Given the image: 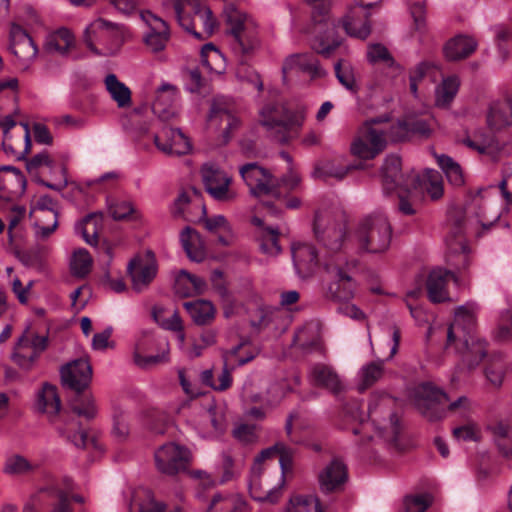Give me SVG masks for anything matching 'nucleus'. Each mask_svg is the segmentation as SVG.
Segmentation results:
<instances>
[{
  "instance_id": "19",
  "label": "nucleus",
  "mask_w": 512,
  "mask_h": 512,
  "mask_svg": "<svg viewBox=\"0 0 512 512\" xmlns=\"http://www.w3.org/2000/svg\"><path fill=\"white\" fill-rule=\"evenodd\" d=\"M299 73L307 74L312 79L322 78L327 74L312 54L295 53L287 56L282 64L283 81L287 82L292 76Z\"/></svg>"
},
{
  "instance_id": "48",
  "label": "nucleus",
  "mask_w": 512,
  "mask_h": 512,
  "mask_svg": "<svg viewBox=\"0 0 512 512\" xmlns=\"http://www.w3.org/2000/svg\"><path fill=\"white\" fill-rule=\"evenodd\" d=\"M38 409L54 418L61 409V401L57 393V388L51 384H44L42 390L38 394Z\"/></svg>"
},
{
  "instance_id": "28",
  "label": "nucleus",
  "mask_w": 512,
  "mask_h": 512,
  "mask_svg": "<svg viewBox=\"0 0 512 512\" xmlns=\"http://www.w3.org/2000/svg\"><path fill=\"white\" fill-rule=\"evenodd\" d=\"M193 422L195 429L204 438L219 437L227 428L224 414L215 407L203 410Z\"/></svg>"
},
{
  "instance_id": "58",
  "label": "nucleus",
  "mask_w": 512,
  "mask_h": 512,
  "mask_svg": "<svg viewBox=\"0 0 512 512\" xmlns=\"http://www.w3.org/2000/svg\"><path fill=\"white\" fill-rule=\"evenodd\" d=\"M462 143L479 154L490 157L494 161L497 160L500 154L498 143L489 138L472 139L470 136H467L462 140Z\"/></svg>"
},
{
  "instance_id": "27",
  "label": "nucleus",
  "mask_w": 512,
  "mask_h": 512,
  "mask_svg": "<svg viewBox=\"0 0 512 512\" xmlns=\"http://www.w3.org/2000/svg\"><path fill=\"white\" fill-rule=\"evenodd\" d=\"M492 189H495V187L489 186L478 189L466 207V213L473 215L483 228H489L500 218L499 210L485 202L488 192Z\"/></svg>"
},
{
  "instance_id": "10",
  "label": "nucleus",
  "mask_w": 512,
  "mask_h": 512,
  "mask_svg": "<svg viewBox=\"0 0 512 512\" xmlns=\"http://www.w3.org/2000/svg\"><path fill=\"white\" fill-rule=\"evenodd\" d=\"M393 400L389 397L374 398L370 401L368 415L380 437L387 442H396L400 433L399 419L392 410Z\"/></svg>"
},
{
  "instance_id": "31",
  "label": "nucleus",
  "mask_w": 512,
  "mask_h": 512,
  "mask_svg": "<svg viewBox=\"0 0 512 512\" xmlns=\"http://www.w3.org/2000/svg\"><path fill=\"white\" fill-rule=\"evenodd\" d=\"M156 147L166 154L183 155L190 151L191 145L179 129L165 127L161 134L154 135Z\"/></svg>"
},
{
  "instance_id": "20",
  "label": "nucleus",
  "mask_w": 512,
  "mask_h": 512,
  "mask_svg": "<svg viewBox=\"0 0 512 512\" xmlns=\"http://www.w3.org/2000/svg\"><path fill=\"white\" fill-rule=\"evenodd\" d=\"M381 179L383 191L389 194L397 189L408 191L417 180L414 175H403L401 173V158L397 155H388L381 167Z\"/></svg>"
},
{
  "instance_id": "3",
  "label": "nucleus",
  "mask_w": 512,
  "mask_h": 512,
  "mask_svg": "<svg viewBox=\"0 0 512 512\" xmlns=\"http://www.w3.org/2000/svg\"><path fill=\"white\" fill-rule=\"evenodd\" d=\"M448 402L447 394L430 383H422L414 390V405L429 421L442 419L445 416L446 407L451 411L467 410L469 407L466 396H461L449 404Z\"/></svg>"
},
{
  "instance_id": "56",
  "label": "nucleus",
  "mask_w": 512,
  "mask_h": 512,
  "mask_svg": "<svg viewBox=\"0 0 512 512\" xmlns=\"http://www.w3.org/2000/svg\"><path fill=\"white\" fill-rule=\"evenodd\" d=\"M436 159L451 185L459 187L464 184L465 180L462 168L454 159L445 154L436 155Z\"/></svg>"
},
{
  "instance_id": "7",
  "label": "nucleus",
  "mask_w": 512,
  "mask_h": 512,
  "mask_svg": "<svg viewBox=\"0 0 512 512\" xmlns=\"http://www.w3.org/2000/svg\"><path fill=\"white\" fill-rule=\"evenodd\" d=\"M383 121H386V119L374 118L366 121L359 127L350 146V151L354 156L363 160H371L385 149L386 137L384 129L374 126Z\"/></svg>"
},
{
  "instance_id": "24",
  "label": "nucleus",
  "mask_w": 512,
  "mask_h": 512,
  "mask_svg": "<svg viewBox=\"0 0 512 512\" xmlns=\"http://www.w3.org/2000/svg\"><path fill=\"white\" fill-rule=\"evenodd\" d=\"M141 18L149 27L144 36L145 45L152 53L163 51L170 39L167 23L150 11L142 12Z\"/></svg>"
},
{
  "instance_id": "9",
  "label": "nucleus",
  "mask_w": 512,
  "mask_h": 512,
  "mask_svg": "<svg viewBox=\"0 0 512 512\" xmlns=\"http://www.w3.org/2000/svg\"><path fill=\"white\" fill-rule=\"evenodd\" d=\"M71 491L70 481L51 483L41 488L26 505H35L37 512H73Z\"/></svg>"
},
{
  "instance_id": "2",
  "label": "nucleus",
  "mask_w": 512,
  "mask_h": 512,
  "mask_svg": "<svg viewBox=\"0 0 512 512\" xmlns=\"http://www.w3.org/2000/svg\"><path fill=\"white\" fill-rule=\"evenodd\" d=\"M392 228L384 214L376 213L361 219L349 233L347 246L357 253L380 254L388 250Z\"/></svg>"
},
{
  "instance_id": "35",
  "label": "nucleus",
  "mask_w": 512,
  "mask_h": 512,
  "mask_svg": "<svg viewBox=\"0 0 512 512\" xmlns=\"http://www.w3.org/2000/svg\"><path fill=\"white\" fill-rule=\"evenodd\" d=\"M217 470L220 475L218 479H214L210 474L203 470L193 471L192 476L195 479L200 480V484L203 486L213 487L217 484H225L230 482L234 480L239 474L233 458L227 453H223L221 455V463L219 464Z\"/></svg>"
},
{
  "instance_id": "1",
  "label": "nucleus",
  "mask_w": 512,
  "mask_h": 512,
  "mask_svg": "<svg viewBox=\"0 0 512 512\" xmlns=\"http://www.w3.org/2000/svg\"><path fill=\"white\" fill-rule=\"evenodd\" d=\"M476 312L477 306L473 303L459 306L447 329V346L455 344L470 369L478 366L487 354L486 342L475 336Z\"/></svg>"
},
{
  "instance_id": "40",
  "label": "nucleus",
  "mask_w": 512,
  "mask_h": 512,
  "mask_svg": "<svg viewBox=\"0 0 512 512\" xmlns=\"http://www.w3.org/2000/svg\"><path fill=\"white\" fill-rule=\"evenodd\" d=\"M487 123L495 131L512 125V97H506L491 103L487 114Z\"/></svg>"
},
{
  "instance_id": "37",
  "label": "nucleus",
  "mask_w": 512,
  "mask_h": 512,
  "mask_svg": "<svg viewBox=\"0 0 512 512\" xmlns=\"http://www.w3.org/2000/svg\"><path fill=\"white\" fill-rule=\"evenodd\" d=\"M75 46L76 39L73 33L69 29L62 27L46 36L43 49L48 54L67 56Z\"/></svg>"
},
{
  "instance_id": "6",
  "label": "nucleus",
  "mask_w": 512,
  "mask_h": 512,
  "mask_svg": "<svg viewBox=\"0 0 512 512\" xmlns=\"http://www.w3.org/2000/svg\"><path fill=\"white\" fill-rule=\"evenodd\" d=\"M224 13L230 26L228 35L234 52L246 55L255 50L259 40L253 22L233 5L227 6Z\"/></svg>"
},
{
  "instance_id": "38",
  "label": "nucleus",
  "mask_w": 512,
  "mask_h": 512,
  "mask_svg": "<svg viewBox=\"0 0 512 512\" xmlns=\"http://www.w3.org/2000/svg\"><path fill=\"white\" fill-rule=\"evenodd\" d=\"M453 273L443 268L433 269L427 278L426 288L430 301L434 303L449 300L447 284L453 278Z\"/></svg>"
},
{
  "instance_id": "18",
  "label": "nucleus",
  "mask_w": 512,
  "mask_h": 512,
  "mask_svg": "<svg viewBox=\"0 0 512 512\" xmlns=\"http://www.w3.org/2000/svg\"><path fill=\"white\" fill-rule=\"evenodd\" d=\"M374 5L373 2L365 4L363 0H357L350 6L348 13L342 19V26L349 36L364 40L370 35L368 10Z\"/></svg>"
},
{
  "instance_id": "47",
  "label": "nucleus",
  "mask_w": 512,
  "mask_h": 512,
  "mask_svg": "<svg viewBox=\"0 0 512 512\" xmlns=\"http://www.w3.org/2000/svg\"><path fill=\"white\" fill-rule=\"evenodd\" d=\"M176 289L184 297L202 295L207 290V283L203 278L181 270L176 278Z\"/></svg>"
},
{
  "instance_id": "33",
  "label": "nucleus",
  "mask_w": 512,
  "mask_h": 512,
  "mask_svg": "<svg viewBox=\"0 0 512 512\" xmlns=\"http://www.w3.org/2000/svg\"><path fill=\"white\" fill-rule=\"evenodd\" d=\"M309 379L313 385L324 388L333 394H339L345 388L336 370L323 363L314 364L310 368Z\"/></svg>"
},
{
  "instance_id": "23",
  "label": "nucleus",
  "mask_w": 512,
  "mask_h": 512,
  "mask_svg": "<svg viewBox=\"0 0 512 512\" xmlns=\"http://www.w3.org/2000/svg\"><path fill=\"white\" fill-rule=\"evenodd\" d=\"M10 50L23 69H28L38 54V47L29 34L18 24L10 28Z\"/></svg>"
},
{
  "instance_id": "39",
  "label": "nucleus",
  "mask_w": 512,
  "mask_h": 512,
  "mask_svg": "<svg viewBox=\"0 0 512 512\" xmlns=\"http://www.w3.org/2000/svg\"><path fill=\"white\" fill-rule=\"evenodd\" d=\"M178 98V89L170 83H162L156 91V99L153 103V112L163 120H168L174 115V104Z\"/></svg>"
},
{
  "instance_id": "53",
  "label": "nucleus",
  "mask_w": 512,
  "mask_h": 512,
  "mask_svg": "<svg viewBox=\"0 0 512 512\" xmlns=\"http://www.w3.org/2000/svg\"><path fill=\"white\" fill-rule=\"evenodd\" d=\"M105 86L111 98L117 103L118 107L123 108L131 104V91L122 82L118 80L115 74H109L105 78Z\"/></svg>"
},
{
  "instance_id": "62",
  "label": "nucleus",
  "mask_w": 512,
  "mask_h": 512,
  "mask_svg": "<svg viewBox=\"0 0 512 512\" xmlns=\"http://www.w3.org/2000/svg\"><path fill=\"white\" fill-rule=\"evenodd\" d=\"M112 421V435L118 441L126 440L130 431L127 413L120 408H115L112 414Z\"/></svg>"
},
{
  "instance_id": "14",
  "label": "nucleus",
  "mask_w": 512,
  "mask_h": 512,
  "mask_svg": "<svg viewBox=\"0 0 512 512\" xmlns=\"http://www.w3.org/2000/svg\"><path fill=\"white\" fill-rule=\"evenodd\" d=\"M154 459L160 473L174 476L186 469L190 460V451L185 446L168 442L155 451Z\"/></svg>"
},
{
  "instance_id": "42",
  "label": "nucleus",
  "mask_w": 512,
  "mask_h": 512,
  "mask_svg": "<svg viewBox=\"0 0 512 512\" xmlns=\"http://www.w3.org/2000/svg\"><path fill=\"white\" fill-rule=\"evenodd\" d=\"M55 425L60 437L78 448L85 447L87 442V433L81 427L80 422L75 418V416H64L63 420Z\"/></svg>"
},
{
  "instance_id": "45",
  "label": "nucleus",
  "mask_w": 512,
  "mask_h": 512,
  "mask_svg": "<svg viewBox=\"0 0 512 512\" xmlns=\"http://www.w3.org/2000/svg\"><path fill=\"white\" fill-rule=\"evenodd\" d=\"M460 87L459 77L452 75L443 78L435 88V106L440 109H449Z\"/></svg>"
},
{
  "instance_id": "54",
  "label": "nucleus",
  "mask_w": 512,
  "mask_h": 512,
  "mask_svg": "<svg viewBox=\"0 0 512 512\" xmlns=\"http://www.w3.org/2000/svg\"><path fill=\"white\" fill-rule=\"evenodd\" d=\"M100 225L101 216L97 213H91L76 224L75 230L77 233L81 234L87 244L95 246L98 241V229Z\"/></svg>"
},
{
  "instance_id": "4",
  "label": "nucleus",
  "mask_w": 512,
  "mask_h": 512,
  "mask_svg": "<svg viewBox=\"0 0 512 512\" xmlns=\"http://www.w3.org/2000/svg\"><path fill=\"white\" fill-rule=\"evenodd\" d=\"M125 40L122 25L98 18L84 31V42L91 52L99 56L115 54Z\"/></svg>"
},
{
  "instance_id": "57",
  "label": "nucleus",
  "mask_w": 512,
  "mask_h": 512,
  "mask_svg": "<svg viewBox=\"0 0 512 512\" xmlns=\"http://www.w3.org/2000/svg\"><path fill=\"white\" fill-rule=\"evenodd\" d=\"M306 108L299 107L295 111H289L286 108V114L284 117V131L280 134V143H287L292 137V131L294 128H300L306 119Z\"/></svg>"
},
{
  "instance_id": "43",
  "label": "nucleus",
  "mask_w": 512,
  "mask_h": 512,
  "mask_svg": "<svg viewBox=\"0 0 512 512\" xmlns=\"http://www.w3.org/2000/svg\"><path fill=\"white\" fill-rule=\"evenodd\" d=\"M279 455V464L281 467L280 482L281 485L285 483V473L291 468L293 460V450L286 446L284 443H276L275 445L266 448L260 452L256 457L253 465L262 466L263 461L271 458L274 455Z\"/></svg>"
},
{
  "instance_id": "21",
  "label": "nucleus",
  "mask_w": 512,
  "mask_h": 512,
  "mask_svg": "<svg viewBox=\"0 0 512 512\" xmlns=\"http://www.w3.org/2000/svg\"><path fill=\"white\" fill-rule=\"evenodd\" d=\"M268 478V475L264 474L262 466L253 465L249 481L250 495L258 502L275 504L281 497V488L284 485H281L279 480L277 485L272 486Z\"/></svg>"
},
{
  "instance_id": "30",
  "label": "nucleus",
  "mask_w": 512,
  "mask_h": 512,
  "mask_svg": "<svg viewBox=\"0 0 512 512\" xmlns=\"http://www.w3.org/2000/svg\"><path fill=\"white\" fill-rule=\"evenodd\" d=\"M446 245L448 263L457 271L466 270L470 265L469 247L461 228H457L455 232L447 236Z\"/></svg>"
},
{
  "instance_id": "49",
  "label": "nucleus",
  "mask_w": 512,
  "mask_h": 512,
  "mask_svg": "<svg viewBox=\"0 0 512 512\" xmlns=\"http://www.w3.org/2000/svg\"><path fill=\"white\" fill-rule=\"evenodd\" d=\"M286 395V385L280 382H274L269 385L265 393H249L246 397L254 403H262L267 407L278 405Z\"/></svg>"
},
{
  "instance_id": "5",
  "label": "nucleus",
  "mask_w": 512,
  "mask_h": 512,
  "mask_svg": "<svg viewBox=\"0 0 512 512\" xmlns=\"http://www.w3.org/2000/svg\"><path fill=\"white\" fill-rule=\"evenodd\" d=\"M313 7L312 19L314 22L313 33L317 34L312 43V48L323 56H330L340 46L341 39L334 36L336 25L330 21L328 13L333 0H305Z\"/></svg>"
},
{
  "instance_id": "16",
  "label": "nucleus",
  "mask_w": 512,
  "mask_h": 512,
  "mask_svg": "<svg viewBox=\"0 0 512 512\" xmlns=\"http://www.w3.org/2000/svg\"><path fill=\"white\" fill-rule=\"evenodd\" d=\"M169 343L165 338H145L140 340L134 349V363L147 369L169 360Z\"/></svg>"
},
{
  "instance_id": "44",
  "label": "nucleus",
  "mask_w": 512,
  "mask_h": 512,
  "mask_svg": "<svg viewBox=\"0 0 512 512\" xmlns=\"http://www.w3.org/2000/svg\"><path fill=\"white\" fill-rule=\"evenodd\" d=\"M180 241L187 257L194 262L204 260L206 252L200 234L187 226L180 234Z\"/></svg>"
},
{
  "instance_id": "52",
  "label": "nucleus",
  "mask_w": 512,
  "mask_h": 512,
  "mask_svg": "<svg viewBox=\"0 0 512 512\" xmlns=\"http://www.w3.org/2000/svg\"><path fill=\"white\" fill-rule=\"evenodd\" d=\"M354 168L353 166H342L333 160H326L315 166L312 177L314 179L328 180L334 178L336 180H342L345 178L347 173Z\"/></svg>"
},
{
  "instance_id": "41",
  "label": "nucleus",
  "mask_w": 512,
  "mask_h": 512,
  "mask_svg": "<svg viewBox=\"0 0 512 512\" xmlns=\"http://www.w3.org/2000/svg\"><path fill=\"white\" fill-rule=\"evenodd\" d=\"M252 223L261 228L258 235L261 252L270 257L279 255L282 251L278 242L280 231L277 228L265 226L263 220L256 216L252 218Z\"/></svg>"
},
{
  "instance_id": "60",
  "label": "nucleus",
  "mask_w": 512,
  "mask_h": 512,
  "mask_svg": "<svg viewBox=\"0 0 512 512\" xmlns=\"http://www.w3.org/2000/svg\"><path fill=\"white\" fill-rule=\"evenodd\" d=\"M93 260L86 249L76 250L70 261V270L72 275L78 278H84L92 268Z\"/></svg>"
},
{
  "instance_id": "32",
  "label": "nucleus",
  "mask_w": 512,
  "mask_h": 512,
  "mask_svg": "<svg viewBox=\"0 0 512 512\" xmlns=\"http://www.w3.org/2000/svg\"><path fill=\"white\" fill-rule=\"evenodd\" d=\"M295 269L301 277L310 276L318 266L316 248L306 242L294 243L291 247Z\"/></svg>"
},
{
  "instance_id": "8",
  "label": "nucleus",
  "mask_w": 512,
  "mask_h": 512,
  "mask_svg": "<svg viewBox=\"0 0 512 512\" xmlns=\"http://www.w3.org/2000/svg\"><path fill=\"white\" fill-rule=\"evenodd\" d=\"M346 228V221L343 217L333 219L323 214H317L315 217V236L331 252L351 250V246H347L349 234H347Z\"/></svg>"
},
{
  "instance_id": "34",
  "label": "nucleus",
  "mask_w": 512,
  "mask_h": 512,
  "mask_svg": "<svg viewBox=\"0 0 512 512\" xmlns=\"http://www.w3.org/2000/svg\"><path fill=\"white\" fill-rule=\"evenodd\" d=\"M26 180L22 172L12 166L0 168V198L13 201L25 190Z\"/></svg>"
},
{
  "instance_id": "15",
  "label": "nucleus",
  "mask_w": 512,
  "mask_h": 512,
  "mask_svg": "<svg viewBox=\"0 0 512 512\" xmlns=\"http://www.w3.org/2000/svg\"><path fill=\"white\" fill-rule=\"evenodd\" d=\"M208 126L211 129L223 128V140L228 142L235 130L240 127V120L233 111L232 104L224 97L213 99L207 117Z\"/></svg>"
},
{
  "instance_id": "26",
  "label": "nucleus",
  "mask_w": 512,
  "mask_h": 512,
  "mask_svg": "<svg viewBox=\"0 0 512 512\" xmlns=\"http://www.w3.org/2000/svg\"><path fill=\"white\" fill-rule=\"evenodd\" d=\"M128 272L132 280L133 288L141 292L155 278L157 267L153 253L148 251L144 257H136L128 264Z\"/></svg>"
},
{
  "instance_id": "25",
  "label": "nucleus",
  "mask_w": 512,
  "mask_h": 512,
  "mask_svg": "<svg viewBox=\"0 0 512 512\" xmlns=\"http://www.w3.org/2000/svg\"><path fill=\"white\" fill-rule=\"evenodd\" d=\"M92 369L84 359L74 360L61 369V380L64 386L81 393L90 383Z\"/></svg>"
},
{
  "instance_id": "12",
  "label": "nucleus",
  "mask_w": 512,
  "mask_h": 512,
  "mask_svg": "<svg viewBox=\"0 0 512 512\" xmlns=\"http://www.w3.org/2000/svg\"><path fill=\"white\" fill-rule=\"evenodd\" d=\"M48 337L27 328L14 346L12 360L22 369L29 370L46 350Z\"/></svg>"
},
{
  "instance_id": "29",
  "label": "nucleus",
  "mask_w": 512,
  "mask_h": 512,
  "mask_svg": "<svg viewBox=\"0 0 512 512\" xmlns=\"http://www.w3.org/2000/svg\"><path fill=\"white\" fill-rule=\"evenodd\" d=\"M285 114L286 107L278 102L267 103L259 111V124L278 142L284 131Z\"/></svg>"
},
{
  "instance_id": "64",
  "label": "nucleus",
  "mask_w": 512,
  "mask_h": 512,
  "mask_svg": "<svg viewBox=\"0 0 512 512\" xmlns=\"http://www.w3.org/2000/svg\"><path fill=\"white\" fill-rule=\"evenodd\" d=\"M33 213H35L36 217H49V218H58L59 212L57 207V202L54 201L48 195H42L38 198L34 208Z\"/></svg>"
},
{
  "instance_id": "55",
  "label": "nucleus",
  "mask_w": 512,
  "mask_h": 512,
  "mask_svg": "<svg viewBox=\"0 0 512 512\" xmlns=\"http://www.w3.org/2000/svg\"><path fill=\"white\" fill-rule=\"evenodd\" d=\"M498 449L505 457L512 456V427L498 422L489 427Z\"/></svg>"
},
{
  "instance_id": "13",
  "label": "nucleus",
  "mask_w": 512,
  "mask_h": 512,
  "mask_svg": "<svg viewBox=\"0 0 512 512\" xmlns=\"http://www.w3.org/2000/svg\"><path fill=\"white\" fill-rule=\"evenodd\" d=\"M327 287L325 295L328 299L337 302L351 300L356 291V282L346 268L332 262L325 264Z\"/></svg>"
},
{
  "instance_id": "59",
  "label": "nucleus",
  "mask_w": 512,
  "mask_h": 512,
  "mask_svg": "<svg viewBox=\"0 0 512 512\" xmlns=\"http://www.w3.org/2000/svg\"><path fill=\"white\" fill-rule=\"evenodd\" d=\"M335 75L340 84L352 94H357L359 85L356 81L355 70L353 66L346 61L340 60L335 66Z\"/></svg>"
},
{
  "instance_id": "11",
  "label": "nucleus",
  "mask_w": 512,
  "mask_h": 512,
  "mask_svg": "<svg viewBox=\"0 0 512 512\" xmlns=\"http://www.w3.org/2000/svg\"><path fill=\"white\" fill-rule=\"evenodd\" d=\"M239 173L254 196L280 197L278 179L269 170L252 162L241 166Z\"/></svg>"
},
{
  "instance_id": "46",
  "label": "nucleus",
  "mask_w": 512,
  "mask_h": 512,
  "mask_svg": "<svg viewBox=\"0 0 512 512\" xmlns=\"http://www.w3.org/2000/svg\"><path fill=\"white\" fill-rule=\"evenodd\" d=\"M206 512H250L248 503L237 495L213 496Z\"/></svg>"
},
{
  "instance_id": "36",
  "label": "nucleus",
  "mask_w": 512,
  "mask_h": 512,
  "mask_svg": "<svg viewBox=\"0 0 512 512\" xmlns=\"http://www.w3.org/2000/svg\"><path fill=\"white\" fill-rule=\"evenodd\" d=\"M478 41L471 35L458 34L443 46V55L448 61H461L470 57L477 49Z\"/></svg>"
},
{
  "instance_id": "50",
  "label": "nucleus",
  "mask_w": 512,
  "mask_h": 512,
  "mask_svg": "<svg viewBox=\"0 0 512 512\" xmlns=\"http://www.w3.org/2000/svg\"><path fill=\"white\" fill-rule=\"evenodd\" d=\"M184 307L198 325H206L215 317V307L207 300H197L184 303Z\"/></svg>"
},
{
  "instance_id": "22",
  "label": "nucleus",
  "mask_w": 512,
  "mask_h": 512,
  "mask_svg": "<svg viewBox=\"0 0 512 512\" xmlns=\"http://www.w3.org/2000/svg\"><path fill=\"white\" fill-rule=\"evenodd\" d=\"M347 481V466L339 458L332 459L318 474L319 490L326 495L343 491Z\"/></svg>"
},
{
  "instance_id": "17",
  "label": "nucleus",
  "mask_w": 512,
  "mask_h": 512,
  "mask_svg": "<svg viewBox=\"0 0 512 512\" xmlns=\"http://www.w3.org/2000/svg\"><path fill=\"white\" fill-rule=\"evenodd\" d=\"M201 175L205 189L213 199L228 202L236 198V193L230 189L231 177L217 165L204 164Z\"/></svg>"
},
{
  "instance_id": "61",
  "label": "nucleus",
  "mask_w": 512,
  "mask_h": 512,
  "mask_svg": "<svg viewBox=\"0 0 512 512\" xmlns=\"http://www.w3.org/2000/svg\"><path fill=\"white\" fill-rule=\"evenodd\" d=\"M71 411L78 417H84L87 420L95 418L97 408L94 399L90 396H83L70 402Z\"/></svg>"
},
{
  "instance_id": "51",
  "label": "nucleus",
  "mask_w": 512,
  "mask_h": 512,
  "mask_svg": "<svg viewBox=\"0 0 512 512\" xmlns=\"http://www.w3.org/2000/svg\"><path fill=\"white\" fill-rule=\"evenodd\" d=\"M244 347L243 344H238L226 351L223 355L224 365L223 369L219 373L217 380H215V386H213V390L215 391H225L232 385V375L230 368L233 369L234 357L237 356L238 352Z\"/></svg>"
},
{
  "instance_id": "63",
  "label": "nucleus",
  "mask_w": 512,
  "mask_h": 512,
  "mask_svg": "<svg viewBox=\"0 0 512 512\" xmlns=\"http://www.w3.org/2000/svg\"><path fill=\"white\" fill-rule=\"evenodd\" d=\"M422 186L432 200H438L443 195V183L441 177L435 171H429L424 176Z\"/></svg>"
}]
</instances>
